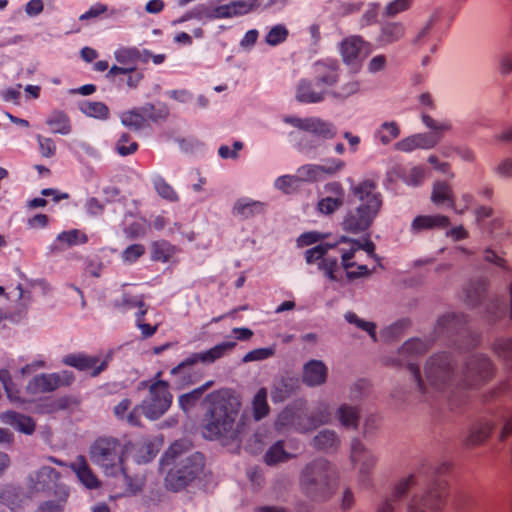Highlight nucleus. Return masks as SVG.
<instances>
[{
    "mask_svg": "<svg viewBox=\"0 0 512 512\" xmlns=\"http://www.w3.org/2000/svg\"><path fill=\"white\" fill-rule=\"evenodd\" d=\"M17 290L19 292L18 297L22 302L20 303L17 311L15 313H11L8 317L14 323L20 322L25 317L27 307L31 302V296L29 292L24 291L21 286H18Z\"/></svg>",
    "mask_w": 512,
    "mask_h": 512,
    "instance_id": "60",
    "label": "nucleus"
},
{
    "mask_svg": "<svg viewBox=\"0 0 512 512\" xmlns=\"http://www.w3.org/2000/svg\"><path fill=\"white\" fill-rule=\"evenodd\" d=\"M337 247V244L321 243L310 249H307L304 253L305 261L307 264H317L324 259L330 249Z\"/></svg>",
    "mask_w": 512,
    "mask_h": 512,
    "instance_id": "52",
    "label": "nucleus"
},
{
    "mask_svg": "<svg viewBox=\"0 0 512 512\" xmlns=\"http://www.w3.org/2000/svg\"><path fill=\"white\" fill-rule=\"evenodd\" d=\"M484 261L499 267L509 275H512V267L508 264L507 260L498 255L493 249L486 248L484 250Z\"/></svg>",
    "mask_w": 512,
    "mask_h": 512,
    "instance_id": "64",
    "label": "nucleus"
},
{
    "mask_svg": "<svg viewBox=\"0 0 512 512\" xmlns=\"http://www.w3.org/2000/svg\"><path fill=\"white\" fill-rule=\"evenodd\" d=\"M351 461L359 467L360 480L365 485L370 482V474L377 463V457L359 439L351 442Z\"/></svg>",
    "mask_w": 512,
    "mask_h": 512,
    "instance_id": "16",
    "label": "nucleus"
},
{
    "mask_svg": "<svg viewBox=\"0 0 512 512\" xmlns=\"http://www.w3.org/2000/svg\"><path fill=\"white\" fill-rule=\"evenodd\" d=\"M363 46V40L360 36H350L345 38L340 44V54L343 62L353 67L359 66V54Z\"/></svg>",
    "mask_w": 512,
    "mask_h": 512,
    "instance_id": "25",
    "label": "nucleus"
},
{
    "mask_svg": "<svg viewBox=\"0 0 512 512\" xmlns=\"http://www.w3.org/2000/svg\"><path fill=\"white\" fill-rule=\"evenodd\" d=\"M414 2L415 0H391L385 5L382 17L394 18L401 13L407 12L413 7Z\"/></svg>",
    "mask_w": 512,
    "mask_h": 512,
    "instance_id": "51",
    "label": "nucleus"
},
{
    "mask_svg": "<svg viewBox=\"0 0 512 512\" xmlns=\"http://www.w3.org/2000/svg\"><path fill=\"white\" fill-rule=\"evenodd\" d=\"M338 482L336 466L323 457L307 462L299 473L302 492L314 501L329 500L335 494Z\"/></svg>",
    "mask_w": 512,
    "mask_h": 512,
    "instance_id": "6",
    "label": "nucleus"
},
{
    "mask_svg": "<svg viewBox=\"0 0 512 512\" xmlns=\"http://www.w3.org/2000/svg\"><path fill=\"white\" fill-rule=\"evenodd\" d=\"M274 425L277 431L294 430L306 433L313 430V425L302 402H294L286 406L278 414Z\"/></svg>",
    "mask_w": 512,
    "mask_h": 512,
    "instance_id": "10",
    "label": "nucleus"
},
{
    "mask_svg": "<svg viewBox=\"0 0 512 512\" xmlns=\"http://www.w3.org/2000/svg\"><path fill=\"white\" fill-rule=\"evenodd\" d=\"M71 468L76 473L78 479L89 489H95L100 486V481L92 472L84 456H78L71 464Z\"/></svg>",
    "mask_w": 512,
    "mask_h": 512,
    "instance_id": "28",
    "label": "nucleus"
},
{
    "mask_svg": "<svg viewBox=\"0 0 512 512\" xmlns=\"http://www.w3.org/2000/svg\"><path fill=\"white\" fill-rule=\"evenodd\" d=\"M351 194L359 204L347 209L340 226L347 233L360 234L366 232L378 216L383 204L382 195L377 191V183L370 179L352 186Z\"/></svg>",
    "mask_w": 512,
    "mask_h": 512,
    "instance_id": "5",
    "label": "nucleus"
},
{
    "mask_svg": "<svg viewBox=\"0 0 512 512\" xmlns=\"http://www.w3.org/2000/svg\"><path fill=\"white\" fill-rule=\"evenodd\" d=\"M191 442L180 439L173 442L160 459V468H170L165 477L168 490L178 492L191 483L204 468V456L199 452L189 453Z\"/></svg>",
    "mask_w": 512,
    "mask_h": 512,
    "instance_id": "4",
    "label": "nucleus"
},
{
    "mask_svg": "<svg viewBox=\"0 0 512 512\" xmlns=\"http://www.w3.org/2000/svg\"><path fill=\"white\" fill-rule=\"evenodd\" d=\"M436 341L458 348L474 349L480 342V335L469 328L466 315L446 313L438 318L431 336L411 338L402 345L399 352H427Z\"/></svg>",
    "mask_w": 512,
    "mask_h": 512,
    "instance_id": "2",
    "label": "nucleus"
},
{
    "mask_svg": "<svg viewBox=\"0 0 512 512\" xmlns=\"http://www.w3.org/2000/svg\"><path fill=\"white\" fill-rule=\"evenodd\" d=\"M126 445L113 437H100L96 439L89 449L91 461L101 466L107 475L117 476L126 471L123 466Z\"/></svg>",
    "mask_w": 512,
    "mask_h": 512,
    "instance_id": "8",
    "label": "nucleus"
},
{
    "mask_svg": "<svg viewBox=\"0 0 512 512\" xmlns=\"http://www.w3.org/2000/svg\"><path fill=\"white\" fill-rule=\"evenodd\" d=\"M452 464L442 462L432 469L431 483L421 495H414L407 504L406 512H441L446 504L447 483L440 476L451 470Z\"/></svg>",
    "mask_w": 512,
    "mask_h": 512,
    "instance_id": "7",
    "label": "nucleus"
},
{
    "mask_svg": "<svg viewBox=\"0 0 512 512\" xmlns=\"http://www.w3.org/2000/svg\"><path fill=\"white\" fill-rule=\"evenodd\" d=\"M494 417L503 424L500 431V440L504 441L512 434V409L502 408L495 413Z\"/></svg>",
    "mask_w": 512,
    "mask_h": 512,
    "instance_id": "58",
    "label": "nucleus"
},
{
    "mask_svg": "<svg viewBox=\"0 0 512 512\" xmlns=\"http://www.w3.org/2000/svg\"><path fill=\"white\" fill-rule=\"evenodd\" d=\"M421 477V472H418L398 480L392 490L378 501L375 512H396L409 489L418 485Z\"/></svg>",
    "mask_w": 512,
    "mask_h": 512,
    "instance_id": "13",
    "label": "nucleus"
},
{
    "mask_svg": "<svg viewBox=\"0 0 512 512\" xmlns=\"http://www.w3.org/2000/svg\"><path fill=\"white\" fill-rule=\"evenodd\" d=\"M57 241L66 245L67 247H72L86 243L88 241V237L82 231L78 229H72L69 231H63L58 234Z\"/></svg>",
    "mask_w": 512,
    "mask_h": 512,
    "instance_id": "55",
    "label": "nucleus"
},
{
    "mask_svg": "<svg viewBox=\"0 0 512 512\" xmlns=\"http://www.w3.org/2000/svg\"><path fill=\"white\" fill-rule=\"evenodd\" d=\"M425 179V169L421 166H414L402 174V180L409 186H420Z\"/></svg>",
    "mask_w": 512,
    "mask_h": 512,
    "instance_id": "61",
    "label": "nucleus"
},
{
    "mask_svg": "<svg viewBox=\"0 0 512 512\" xmlns=\"http://www.w3.org/2000/svg\"><path fill=\"white\" fill-rule=\"evenodd\" d=\"M327 368L323 362L311 360L303 368V382L310 387L319 386L326 381Z\"/></svg>",
    "mask_w": 512,
    "mask_h": 512,
    "instance_id": "26",
    "label": "nucleus"
},
{
    "mask_svg": "<svg viewBox=\"0 0 512 512\" xmlns=\"http://www.w3.org/2000/svg\"><path fill=\"white\" fill-rule=\"evenodd\" d=\"M496 422L493 419L481 418L474 422L468 429L463 444L466 448H474L483 445L491 436Z\"/></svg>",
    "mask_w": 512,
    "mask_h": 512,
    "instance_id": "18",
    "label": "nucleus"
},
{
    "mask_svg": "<svg viewBox=\"0 0 512 512\" xmlns=\"http://www.w3.org/2000/svg\"><path fill=\"white\" fill-rule=\"evenodd\" d=\"M222 354H194V357L188 358L177 366L173 367L170 374L175 377V382L179 387L194 383L201 376V364L213 363Z\"/></svg>",
    "mask_w": 512,
    "mask_h": 512,
    "instance_id": "11",
    "label": "nucleus"
},
{
    "mask_svg": "<svg viewBox=\"0 0 512 512\" xmlns=\"http://www.w3.org/2000/svg\"><path fill=\"white\" fill-rule=\"evenodd\" d=\"M297 387V381L293 378H280L274 382L272 390L273 402H282L289 398Z\"/></svg>",
    "mask_w": 512,
    "mask_h": 512,
    "instance_id": "38",
    "label": "nucleus"
},
{
    "mask_svg": "<svg viewBox=\"0 0 512 512\" xmlns=\"http://www.w3.org/2000/svg\"><path fill=\"white\" fill-rule=\"evenodd\" d=\"M340 243H348L349 248H339L338 252L341 255V266L345 271L356 266L355 262H352L351 259L354 257L355 253L360 250V245L358 244V240L349 239L347 236H341L337 242Z\"/></svg>",
    "mask_w": 512,
    "mask_h": 512,
    "instance_id": "42",
    "label": "nucleus"
},
{
    "mask_svg": "<svg viewBox=\"0 0 512 512\" xmlns=\"http://www.w3.org/2000/svg\"><path fill=\"white\" fill-rule=\"evenodd\" d=\"M422 123L434 133H417L413 134L417 149L429 150L434 148L441 140L440 133L451 130L452 125L449 121L438 122L426 113L421 114Z\"/></svg>",
    "mask_w": 512,
    "mask_h": 512,
    "instance_id": "15",
    "label": "nucleus"
},
{
    "mask_svg": "<svg viewBox=\"0 0 512 512\" xmlns=\"http://www.w3.org/2000/svg\"><path fill=\"white\" fill-rule=\"evenodd\" d=\"M339 63L334 59L319 60L314 64V80L317 87L326 90L339 81Z\"/></svg>",
    "mask_w": 512,
    "mask_h": 512,
    "instance_id": "17",
    "label": "nucleus"
},
{
    "mask_svg": "<svg viewBox=\"0 0 512 512\" xmlns=\"http://www.w3.org/2000/svg\"><path fill=\"white\" fill-rule=\"evenodd\" d=\"M63 362L81 371H91L92 376H97L106 367V360H100L87 354H71L64 358Z\"/></svg>",
    "mask_w": 512,
    "mask_h": 512,
    "instance_id": "22",
    "label": "nucleus"
},
{
    "mask_svg": "<svg viewBox=\"0 0 512 512\" xmlns=\"http://www.w3.org/2000/svg\"><path fill=\"white\" fill-rule=\"evenodd\" d=\"M173 396L169 391V384L164 380H157L149 385V394L139 406L130 412V424H137V415L143 414L149 420H157L163 416L172 404Z\"/></svg>",
    "mask_w": 512,
    "mask_h": 512,
    "instance_id": "9",
    "label": "nucleus"
},
{
    "mask_svg": "<svg viewBox=\"0 0 512 512\" xmlns=\"http://www.w3.org/2000/svg\"><path fill=\"white\" fill-rule=\"evenodd\" d=\"M454 354H432L425 365V376L437 390L451 389L448 401L451 409L466 402L464 388H476L487 383L494 375V366L486 354H469L460 374L453 366Z\"/></svg>",
    "mask_w": 512,
    "mask_h": 512,
    "instance_id": "1",
    "label": "nucleus"
},
{
    "mask_svg": "<svg viewBox=\"0 0 512 512\" xmlns=\"http://www.w3.org/2000/svg\"><path fill=\"white\" fill-rule=\"evenodd\" d=\"M153 185L155 190L157 191L158 195L170 202H176L178 201L179 197L173 187L166 182V180L160 176L156 175L152 179Z\"/></svg>",
    "mask_w": 512,
    "mask_h": 512,
    "instance_id": "54",
    "label": "nucleus"
},
{
    "mask_svg": "<svg viewBox=\"0 0 512 512\" xmlns=\"http://www.w3.org/2000/svg\"><path fill=\"white\" fill-rule=\"evenodd\" d=\"M338 419L347 429H356L359 423V410L355 406L342 404L337 410Z\"/></svg>",
    "mask_w": 512,
    "mask_h": 512,
    "instance_id": "44",
    "label": "nucleus"
},
{
    "mask_svg": "<svg viewBox=\"0 0 512 512\" xmlns=\"http://www.w3.org/2000/svg\"><path fill=\"white\" fill-rule=\"evenodd\" d=\"M0 380L3 382L8 399L13 403H23L24 400L20 396L19 390L11 381L7 371H0Z\"/></svg>",
    "mask_w": 512,
    "mask_h": 512,
    "instance_id": "63",
    "label": "nucleus"
},
{
    "mask_svg": "<svg viewBox=\"0 0 512 512\" xmlns=\"http://www.w3.org/2000/svg\"><path fill=\"white\" fill-rule=\"evenodd\" d=\"M405 34L406 27L404 23L399 21H384L380 23L376 42L381 47L388 46L403 39Z\"/></svg>",
    "mask_w": 512,
    "mask_h": 512,
    "instance_id": "21",
    "label": "nucleus"
},
{
    "mask_svg": "<svg viewBox=\"0 0 512 512\" xmlns=\"http://www.w3.org/2000/svg\"><path fill=\"white\" fill-rule=\"evenodd\" d=\"M59 477L58 471L50 466H43L38 471L30 474L29 480L37 491L50 488Z\"/></svg>",
    "mask_w": 512,
    "mask_h": 512,
    "instance_id": "29",
    "label": "nucleus"
},
{
    "mask_svg": "<svg viewBox=\"0 0 512 512\" xmlns=\"http://www.w3.org/2000/svg\"><path fill=\"white\" fill-rule=\"evenodd\" d=\"M508 316L507 304L504 303L500 298H491L485 304V317L489 322H497Z\"/></svg>",
    "mask_w": 512,
    "mask_h": 512,
    "instance_id": "43",
    "label": "nucleus"
},
{
    "mask_svg": "<svg viewBox=\"0 0 512 512\" xmlns=\"http://www.w3.org/2000/svg\"><path fill=\"white\" fill-rule=\"evenodd\" d=\"M0 420L28 435H31L35 431V421L30 416H26L15 411H6L1 413Z\"/></svg>",
    "mask_w": 512,
    "mask_h": 512,
    "instance_id": "27",
    "label": "nucleus"
},
{
    "mask_svg": "<svg viewBox=\"0 0 512 512\" xmlns=\"http://www.w3.org/2000/svg\"><path fill=\"white\" fill-rule=\"evenodd\" d=\"M288 137L289 141L301 153L308 154L319 147V143L316 139L300 131H291Z\"/></svg>",
    "mask_w": 512,
    "mask_h": 512,
    "instance_id": "41",
    "label": "nucleus"
},
{
    "mask_svg": "<svg viewBox=\"0 0 512 512\" xmlns=\"http://www.w3.org/2000/svg\"><path fill=\"white\" fill-rule=\"evenodd\" d=\"M318 270L321 271L325 277L331 281H339L338 274L341 271V264L338 262L336 256H331L327 253L322 261L319 262Z\"/></svg>",
    "mask_w": 512,
    "mask_h": 512,
    "instance_id": "48",
    "label": "nucleus"
},
{
    "mask_svg": "<svg viewBox=\"0 0 512 512\" xmlns=\"http://www.w3.org/2000/svg\"><path fill=\"white\" fill-rule=\"evenodd\" d=\"M419 354H397V358L385 359L384 362L387 365H391L397 368H405L413 376L414 381L423 394L427 393V389L421 378L420 372V361L418 359Z\"/></svg>",
    "mask_w": 512,
    "mask_h": 512,
    "instance_id": "19",
    "label": "nucleus"
},
{
    "mask_svg": "<svg viewBox=\"0 0 512 512\" xmlns=\"http://www.w3.org/2000/svg\"><path fill=\"white\" fill-rule=\"evenodd\" d=\"M345 320L352 325H355L358 329L367 332L374 342L378 341V335L376 332V324L371 321H366L357 316L354 312H347L344 315Z\"/></svg>",
    "mask_w": 512,
    "mask_h": 512,
    "instance_id": "50",
    "label": "nucleus"
},
{
    "mask_svg": "<svg viewBox=\"0 0 512 512\" xmlns=\"http://www.w3.org/2000/svg\"><path fill=\"white\" fill-rule=\"evenodd\" d=\"M328 94V90L315 85V80L301 79L296 88L295 98L300 103H320Z\"/></svg>",
    "mask_w": 512,
    "mask_h": 512,
    "instance_id": "20",
    "label": "nucleus"
},
{
    "mask_svg": "<svg viewBox=\"0 0 512 512\" xmlns=\"http://www.w3.org/2000/svg\"><path fill=\"white\" fill-rule=\"evenodd\" d=\"M253 417L256 421H259L266 417L270 411V407L267 403V390L260 388L255 394L252 401Z\"/></svg>",
    "mask_w": 512,
    "mask_h": 512,
    "instance_id": "49",
    "label": "nucleus"
},
{
    "mask_svg": "<svg viewBox=\"0 0 512 512\" xmlns=\"http://www.w3.org/2000/svg\"><path fill=\"white\" fill-rule=\"evenodd\" d=\"M449 225L450 219L445 215H419L413 219L410 231L418 234L422 231L446 228Z\"/></svg>",
    "mask_w": 512,
    "mask_h": 512,
    "instance_id": "23",
    "label": "nucleus"
},
{
    "mask_svg": "<svg viewBox=\"0 0 512 512\" xmlns=\"http://www.w3.org/2000/svg\"><path fill=\"white\" fill-rule=\"evenodd\" d=\"M178 252V247L167 240L161 239L151 243L150 257L152 261L167 263Z\"/></svg>",
    "mask_w": 512,
    "mask_h": 512,
    "instance_id": "30",
    "label": "nucleus"
},
{
    "mask_svg": "<svg viewBox=\"0 0 512 512\" xmlns=\"http://www.w3.org/2000/svg\"><path fill=\"white\" fill-rule=\"evenodd\" d=\"M46 124L54 134L68 135L72 130L69 116L61 110H53L48 115Z\"/></svg>",
    "mask_w": 512,
    "mask_h": 512,
    "instance_id": "32",
    "label": "nucleus"
},
{
    "mask_svg": "<svg viewBox=\"0 0 512 512\" xmlns=\"http://www.w3.org/2000/svg\"><path fill=\"white\" fill-rule=\"evenodd\" d=\"M411 326V321L408 318H402L394 323L384 327L378 336V341L390 343L397 341L405 332L407 328Z\"/></svg>",
    "mask_w": 512,
    "mask_h": 512,
    "instance_id": "33",
    "label": "nucleus"
},
{
    "mask_svg": "<svg viewBox=\"0 0 512 512\" xmlns=\"http://www.w3.org/2000/svg\"><path fill=\"white\" fill-rule=\"evenodd\" d=\"M492 172L501 180H512V156L500 159L492 168Z\"/></svg>",
    "mask_w": 512,
    "mask_h": 512,
    "instance_id": "62",
    "label": "nucleus"
},
{
    "mask_svg": "<svg viewBox=\"0 0 512 512\" xmlns=\"http://www.w3.org/2000/svg\"><path fill=\"white\" fill-rule=\"evenodd\" d=\"M284 122L300 131L309 133L323 140H331L337 134L335 125L319 117L300 118L296 116L284 117Z\"/></svg>",
    "mask_w": 512,
    "mask_h": 512,
    "instance_id": "14",
    "label": "nucleus"
},
{
    "mask_svg": "<svg viewBox=\"0 0 512 512\" xmlns=\"http://www.w3.org/2000/svg\"><path fill=\"white\" fill-rule=\"evenodd\" d=\"M246 6L240 0H233L228 4L211 6L212 20L233 18L246 15L244 10Z\"/></svg>",
    "mask_w": 512,
    "mask_h": 512,
    "instance_id": "34",
    "label": "nucleus"
},
{
    "mask_svg": "<svg viewBox=\"0 0 512 512\" xmlns=\"http://www.w3.org/2000/svg\"><path fill=\"white\" fill-rule=\"evenodd\" d=\"M263 209L264 204L262 202L249 198H241L235 203L233 212L235 215H239L243 218H249L262 213Z\"/></svg>",
    "mask_w": 512,
    "mask_h": 512,
    "instance_id": "40",
    "label": "nucleus"
},
{
    "mask_svg": "<svg viewBox=\"0 0 512 512\" xmlns=\"http://www.w3.org/2000/svg\"><path fill=\"white\" fill-rule=\"evenodd\" d=\"M360 90V83L357 80H350L335 90L329 92V94L335 99L345 100L348 97L356 94Z\"/></svg>",
    "mask_w": 512,
    "mask_h": 512,
    "instance_id": "59",
    "label": "nucleus"
},
{
    "mask_svg": "<svg viewBox=\"0 0 512 512\" xmlns=\"http://www.w3.org/2000/svg\"><path fill=\"white\" fill-rule=\"evenodd\" d=\"M431 201L436 205L447 203L449 207L454 208L452 187L445 181H436L433 184Z\"/></svg>",
    "mask_w": 512,
    "mask_h": 512,
    "instance_id": "37",
    "label": "nucleus"
},
{
    "mask_svg": "<svg viewBox=\"0 0 512 512\" xmlns=\"http://www.w3.org/2000/svg\"><path fill=\"white\" fill-rule=\"evenodd\" d=\"M74 380L73 372L68 370L58 373H42L36 375L27 383L26 391L31 395L49 393L58 388L70 386Z\"/></svg>",
    "mask_w": 512,
    "mask_h": 512,
    "instance_id": "12",
    "label": "nucleus"
},
{
    "mask_svg": "<svg viewBox=\"0 0 512 512\" xmlns=\"http://www.w3.org/2000/svg\"><path fill=\"white\" fill-rule=\"evenodd\" d=\"M441 13L439 10L433 11L428 17L424 25L419 29L416 36L412 40V44L422 48L428 44L432 38L434 27L440 21Z\"/></svg>",
    "mask_w": 512,
    "mask_h": 512,
    "instance_id": "31",
    "label": "nucleus"
},
{
    "mask_svg": "<svg viewBox=\"0 0 512 512\" xmlns=\"http://www.w3.org/2000/svg\"><path fill=\"white\" fill-rule=\"evenodd\" d=\"M78 107L83 114L96 119H107L109 114L108 107L104 103L98 101L84 100L79 102Z\"/></svg>",
    "mask_w": 512,
    "mask_h": 512,
    "instance_id": "47",
    "label": "nucleus"
},
{
    "mask_svg": "<svg viewBox=\"0 0 512 512\" xmlns=\"http://www.w3.org/2000/svg\"><path fill=\"white\" fill-rule=\"evenodd\" d=\"M164 443L162 436L149 437L143 439L140 444H136L135 460L137 463H147L151 461L160 451Z\"/></svg>",
    "mask_w": 512,
    "mask_h": 512,
    "instance_id": "24",
    "label": "nucleus"
},
{
    "mask_svg": "<svg viewBox=\"0 0 512 512\" xmlns=\"http://www.w3.org/2000/svg\"><path fill=\"white\" fill-rule=\"evenodd\" d=\"M487 287L484 282H471L465 288V302L471 307L478 306L485 298Z\"/></svg>",
    "mask_w": 512,
    "mask_h": 512,
    "instance_id": "45",
    "label": "nucleus"
},
{
    "mask_svg": "<svg viewBox=\"0 0 512 512\" xmlns=\"http://www.w3.org/2000/svg\"><path fill=\"white\" fill-rule=\"evenodd\" d=\"M312 443L315 449L328 452L336 450L340 444V440L335 431L324 429L315 435Z\"/></svg>",
    "mask_w": 512,
    "mask_h": 512,
    "instance_id": "36",
    "label": "nucleus"
},
{
    "mask_svg": "<svg viewBox=\"0 0 512 512\" xmlns=\"http://www.w3.org/2000/svg\"><path fill=\"white\" fill-rule=\"evenodd\" d=\"M400 133V126L396 121H385L374 131L373 137L377 142L386 146L397 139Z\"/></svg>",
    "mask_w": 512,
    "mask_h": 512,
    "instance_id": "35",
    "label": "nucleus"
},
{
    "mask_svg": "<svg viewBox=\"0 0 512 512\" xmlns=\"http://www.w3.org/2000/svg\"><path fill=\"white\" fill-rule=\"evenodd\" d=\"M195 19L198 21L212 20L211 5L201 3L185 12L181 17L171 22L172 26H177L188 20Z\"/></svg>",
    "mask_w": 512,
    "mask_h": 512,
    "instance_id": "39",
    "label": "nucleus"
},
{
    "mask_svg": "<svg viewBox=\"0 0 512 512\" xmlns=\"http://www.w3.org/2000/svg\"><path fill=\"white\" fill-rule=\"evenodd\" d=\"M289 30L284 24L273 26L265 36V42L270 46H277L287 40Z\"/></svg>",
    "mask_w": 512,
    "mask_h": 512,
    "instance_id": "57",
    "label": "nucleus"
},
{
    "mask_svg": "<svg viewBox=\"0 0 512 512\" xmlns=\"http://www.w3.org/2000/svg\"><path fill=\"white\" fill-rule=\"evenodd\" d=\"M294 177L298 183L316 182L319 179H321L319 165L318 164L302 165L296 170Z\"/></svg>",
    "mask_w": 512,
    "mask_h": 512,
    "instance_id": "53",
    "label": "nucleus"
},
{
    "mask_svg": "<svg viewBox=\"0 0 512 512\" xmlns=\"http://www.w3.org/2000/svg\"><path fill=\"white\" fill-rule=\"evenodd\" d=\"M210 408L205 415L203 436L210 440H236L242 432V423L235 425L241 402L230 390H219L207 396Z\"/></svg>",
    "mask_w": 512,
    "mask_h": 512,
    "instance_id": "3",
    "label": "nucleus"
},
{
    "mask_svg": "<svg viewBox=\"0 0 512 512\" xmlns=\"http://www.w3.org/2000/svg\"><path fill=\"white\" fill-rule=\"evenodd\" d=\"M331 415L332 413L327 403H318L317 407L309 415V419L311 424L313 425V429L319 427L320 425L328 423L331 419Z\"/></svg>",
    "mask_w": 512,
    "mask_h": 512,
    "instance_id": "56",
    "label": "nucleus"
},
{
    "mask_svg": "<svg viewBox=\"0 0 512 512\" xmlns=\"http://www.w3.org/2000/svg\"><path fill=\"white\" fill-rule=\"evenodd\" d=\"M291 458H293V455L285 450L283 440L275 442L264 454V462L270 466L285 462Z\"/></svg>",
    "mask_w": 512,
    "mask_h": 512,
    "instance_id": "46",
    "label": "nucleus"
}]
</instances>
